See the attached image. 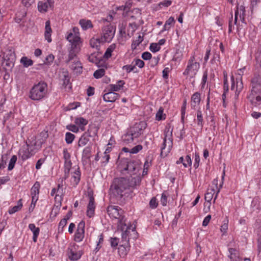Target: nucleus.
Instances as JSON below:
<instances>
[{
	"instance_id": "15",
	"label": "nucleus",
	"mask_w": 261,
	"mask_h": 261,
	"mask_svg": "<svg viewBox=\"0 0 261 261\" xmlns=\"http://www.w3.org/2000/svg\"><path fill=\"white\" fill-rule=\"evenodd\" d=\"M120 95L114 91L109 90L108 92L103 95V99L106 102H114L118 99Z\"/></svg>"
},
{
	"instance_id": "59",
	"label": "nucleus",
	"mask_w": 261,
	"mask_h": 261,
	"mask_svg": "<svg viewBox=\"0 0 261 261\" xmlns=\"http://www.w3.org/2000/svg\"><path fill=\"white\" fill-rule=\"evenodd\" d=\"M130 229L129 227L126 225L125 226V228L123 230H122V231H123L122 233V241H123V240H125V242H126L128 240H127V232H128V229Z\"/></svg>"
},
{
	"instance_id": "60",
	"label": "nucleus",
	"mask_w": 261,
	"mask_h": 261,
	"mask_svg": "<svg viewBox=\"0 0 261 261\" xmlns=\"http://www.w3.org/2000/svg\"><path fill=\"white\" fill-rule=\"evenodd\" d=\"M161 202L163 206H166L167 203V196L164 192L162 194V197L161 199Z\"/></svg>"
},
{
	"instance_id": "31",
	"label": "nucleus",
	"mask_w": 261,
	"mask_h": 261,
	"mask_svg": "<svg viewBox=\"0 0 261 261\" xmlns=\"http://www.w3.org/2000/svg\"><path fill=\"white\" fill-rule=\"evenodd\" d=\"M135 138L132 136V133L128 132L122 136V140L124 143L127 144L133 142Z\"/></svg>"
},
{
	"instance_id": "20",
	"label": "nucleus",
	"mask_w": 261,
	"mask_h": 261,
	"mask_svg": "<svg viewBox=\"0 0 261 261\" xmlns=\"http://www.w3.org/2000/svg\"><path fill=\"white\" fill-rule=\"evenodd\" d=\"M35 153V152L34 151H32V149H30V148L27 146L25 149H22L20 150V155H21V159L23 161L28 159Z\"/></svg>"
},
{
	"instance_id": "56",
	"label": "nucleus",
	"mask_w": 261,
	"mask_h": 261,
	"mask_svg": "<svg viewBox=\"0 0 261 261\" xmlns=\"http://www.w3.org/2000/svg\"><path fill=\"white\" fill-rule=\"evenodd\" d=\"M200 162V156L198 153H196L195 154V159H194V167L195 169H197L198 168L199 166Z\"/></svg>"
},
{
	"instance_id": "41",
	"label": "nucleus",
	"mask_w": 261,
	"mask_h": 261,
	"mask_svg": "<svg viewBox=\"0 0 261 261\" xmlns=\"http://www.w3.org/2000/svg\"><path fill=\"white\" fill-rule=\"evenodd\" d=\"M186 106H187V99H185L183 103L182 106L181 108V122L182 124H184V120H185V116L186 114Z\"/></svg>"
},
{
	"instance_id": "5",
	"label": "nucleus",
	"mask_w": 261,
	"mask_h": 261,
	"mask_svg": "<svg viewBox=\"0 0 261 261\" xmlns=\"http://www.w3.org/2000/svg\"><path fill=\"white\" fill-rule=\"evenodd\" d=\"M48 137L47 132H41L39 136H33L26 141L28 147L36 153L42 147Z\"/></svg>"
},
{
	"instance_id": "33",
	"label": "nucleus",
	"mask_w": 261,
	"mask_h": 261,
	"mask_svg": "<svg viewBox=\"0 0 261 261\" xmlns=\"http://www.w3.org/2000/svg\"><path fill=\"white\" fill-rule=\"evenodd\" d=\"M175 23V20L173 17H170L169 18L166 20L164 24L163 29L162 30V32L169 30L170 28L171 25H174Z\"/></svg>"
},
{
	"instance_id": "7",
	"label": "nucleus",
	"mask_w": 261,
	"mask_h": 261,
	"mask_svg": "<svg viewBox=\"0 0 261 261\" xmlns=\"http://www.w3.org/2000/svg\"><path fill=\"white\" fill-rule=\"evenodd\" d=\"M199 68L200 64L195 61V56L193 55L189 60L187 66L183 72V74L185 75H189L191 77H194L196 74Z\"/></svg>"
},
{
	"instance_id": "48",
	"label": "nucleus",
	"mask_w": 261,
	"mask_h": 261,
	"mask_svg": "<svg viewBox=\"0 0 261 261\" xmlns=\"http://www.w3.org/2000/svg\"><path fill=\"white\" fill-rule=\"evenodd\" d=\"M71 165L72 163L71 160L65 161L64 162V172L65 173H68L70 172Z\"/></svg>"
},
{
	"instance_id": "9",
	"label": "nucleus",
	"mask_w": 261,
	"mask_h": 261,
	"mask_svg": "<svg viewBox=\"0 0 261 261\" xmlns=\"http://www.w3.org/2000/svg\"><path fill=\"white\" fill-rule=\"evenodd\" d=\"M247 98L252 106H259L261 103V90H259L256 86H253Z\"/></svg>"
},
{
	"instance_id": "44",
	"label": "nucleus",
	"mask_w": 261,
	"mask_h": 261,
	"mask_svg": "<svg viewBox=\"0 0 261 261\" xmlns=\"http://www.w3.org/2000/svg\"><path fill=\"white\" fill-rule=\"evenodd\" d=\"M105 70L104 69H99L94 72L93 76L96 79H99L105 75Z\"/></svg>"
},
{
	"instance_id": "58",
	"label": "nucleus",
	"mask_w": 261,
	"mask_h": 261,
	"mask_svg": "<svg viewBox=\"0 0 261 261\" xmlns=\"http://www.w3.org/2000/svg\"><path fill=\"white\" fill-rule=\"evenodd\" d=\"M134 61L135 62V64L134 65H135V67L136 66H137L140 68L144 67L145 64H144V62L142 60H141L139 59H135Z\"/></svg>"
},
{
	"instance_id": "55",
	"label": "nucleus",
	"mask_w": 261,
	"mask_h": 261,
	"mask_svg": "<svg viewBox=\"0 0 261 261\" xmlns=\"http://www.w3.org/2000/svg\"><path fill=\"white\" fill-rule=\"evenodd\" d=\"M158 205L156 199L155 197H152L149 202V206L150 208L154 209Z\"/></svg>"
},
{
	"instance_id": "61",
	"label": "nucleus",
	"mask_w": 261,
	"mask_h": 261,
	"mask_svg": "<svg viewBox=\"0 0 261 261\" xmlns=\"http://www.w3.org/2000/svg\"><path fill=\"white\" fill-rule=\"evenodd\" d=\"M152 55L148 51H145L142 53V58L144 60H148L151 58Z\"/></svg>"
},
{
	"instance_id": "51",
	"label": "nucleus",
	"mask_w": 261,
	"mask_h": 261,
	"mask_svg": "<svg viewBox=\"0 0 261 261\" xmlns=\"http://www.w3.org/2000/svg\"><path fill=\"white\" fill-rule=\"evenodd\" d=\"M142 148L143 147L141 145H137L130 149V153L133 154L137 153L138 152L141 150Z\"/></svg>"
},
{
	"instance_id": "52",
	"label": "nucleus",
	"mask_w": 261,
	"mask_h": 261,
	"mask_svg": "<svg viewBox=\"0 0 261 261\" xmlns=\"http://www.w3.org/2000/svg\"><path fill=\"white\" fill-rule=\"evenodd\" d=\"M7 154H4L2 155V161L0 163V169H3L5 168L7 164Z\"/></svg>"
},
{
	"instance_id": "46",
	"label": "nucleus",
	"mask_w": 261,
	"mask_h": 261,
	"mask_svg": "<svg viewBox=\"0 0 261 261\" xmlns=\"http://www.w3.org/2000/svg\"><path fill=\"white\" fill-rule=\"evenodd\" d=\"M224 74V85L223 90H225V92H228L229 90L228 83L227 77V73L225 71L223 72Z\"/></svg>"
},
{
	"instance_id": "8",
	"label": "nucleus",
	"mask_w": 261,
	"mask_h": 261,
	"mask_svg": "<svg viewBox=\"0 0 261 261\" xmlns=\"http://www.w3.org/2000/svg\"><path fill=\"white\" fill-rule=\"evenodd\" d=\"M98 128L96 127H90L85 132L79 139L77 145L79 147H83L87 145L89 142V138H94L97 136Z\"/></svg>"
},
{
	"instance_id": "11",
	"label": "nucleus",
	"mask_w": 261,
	"mask_h": 261,
	"mask_svg": "<svg viewBox=\"0 0 261 261\" xmlns=\"http://www.w3.org/2000/svg\"><path fill=\"white\" fill-rule=\"evenodd\" d=\"M147 123L144 121H140L139 123H136L129 129V132L135 138L139 137L143 134V130L146 128Z\"/></svg>"
},
{
	"instance_id": "10",
	"label": "nucleus",
	"mask_w": 261,
	"mask_h": 261,
	"mask_svg": "<svg viewBox=\"0 0 261 261\" xmlns=\"http://www.w3.org/2000/svg\"><path fill=\"white\" fill-rule=\"evenodd\" d=\"M102 32L101 39L102 41L110 42L114 36L115 28L111 24H109L103 27Z\"/></svg>"
},
{
	"instance_id": "2",
	"label": "nucleus",
	"mask_w": 261,
	"mask_h": 261,
	"mask_svg": "<svg viewBox=\"0 0 261 261\" xmlns=\"http://www.w3.org/2000/svg\"><path fill=\"white\" fill-rule=\"evenodd\" d=\"M79 29L76 27H74L72 29L73 32L68 33L66 37L67 40L71 43V49L69 51L68 58L66 61L67 64L77 57V54L79 53L81 49L80 44L82 43L81 39L79 36V33L78 32Z\"/></svg>"
},
{
	"instance_id": "13",
	"label": "nucleus",
	"mask_w": 261,
	"mask_h": 261,
	"mask_svg": "<svg viewBox=\"0 0 261 261\" xmlns=\"http://www.w3.org/2000/svg\"><path fill=\"white\" fill-rule=\"evenodd\" d=\"M88 196L89 201L87 206V216L89 218H92L94 216L95 213V205L94 202V198L92 190L88 191Z\"/></svg>"
},
{
	"instance_id": "29",
	"label": "nucleus",
	"mask_w": 261,
	"mask_h": 261,
	"mask_svg": "<svg viewBox=\"0 0 261 261\" xmlns=\"http://www.w3.org/2000/svg\"><path fill=\"white\" fill-rule=\"evenodd\" d=\"M171 126L170 124H168L165 128L164 130V134H165V137L164 138H166V140H167V137L168 138V140L170 141V145H171L172 144V131L173 128L171 129H170Z\"/></svg>"
},
{
	"instance_id": "18",
	"label": "nucleus",
	"mask_w": 261,
	"mask_h": 261,
	"mask_svg": "<svg viewBox=\"0 0 261 261\" xmlns=\"http://www.w3.org/2000/svg\"><path fill=\"white\" fill-rule=\"evenodd\" d=\"M229 254L228 257L230 261H242V258L239 255V252L236 249L233 248H229L228 249Z\"/></svg>"
},
{
	"instance_id": "25",
	"label": "nucleus",
	"mask_w": 261,
	"mask_h": 261,
	"mask_svg": "<svg viewBox=\"0 0 261 261\" xmlns=\"http://www.w3.org/2000/svg\"><path fill=\"white\" fill-rule=\"evenodd\" d=\"M128 242L129 240H127L124 244L120 245L118 247V252L121 253L122 255H126L130 249V245H129Z\"/></svg>"
},
{
	"instance_id": "54",
	"label": "nucleus",
	"mask_w": 261,
	"mask_h": 261,
	"mask_svg": "<svg viewBox=\"0 0 261 261\" xmlns=\"http://www.w3.org/2000/svg\"><path fill=\"white\" fill-rule=\"evenodd\" d=\"M110 243L111 247L116 248L119 243V239L116 237L111 238Z\"/></svg>"
},
{
	"instance_id": "35",
	"label": "nucleus",
	"mask_w": 261,
	"mask_h": 261,
	"mask_svg": "<svg viewBox=\"0 0 261 261\" xmlns=\"http://www.w3.org/2000/svg\"><path fill=\"white\" fill-rule=\"evenodd\" d=\"M125 84V82L122 80H120L118 81L117 84L116 85H110V86L111 87L110 90L112 91H118L120 90L121 88H122L123 85Z\"/></svg>"
},
{
	"instance_id": "6",
	"label": "nucleus",
	"mask_w": 261,
	"mask_h": 261,
	"mask_svg": "<svg viewBox=\"0 0 261 261\" xmlns=\"http://www.w3.org/2000/svg\"><path fill=\"white\" fill-rule=\"evenodd\" d=\"M125 166L123 170L127 171L128 173L133 175V177L140 176L137 174L140 169L141 161L139 160H127L125 162ZM132 176V175L131 176Z\"/></svg>"
},
{
	"instance_id": "40",
	"label": "nucleus",
	"mask_w": 261,
	"mask_h": 261,
	"mask_svg": "<svg viewBox=\"0 0 261 261\" xmlns=\"http://www.w3.org/2000/svg\"><path fill=\"white\" fill-rule=\"evenodd\" d=\"M74 123L79 126L81 125L84 126L88 124V121L83 117H77L75 119Z\"/></svg>"
},
{
	"instance_id": "42",
	"label": "nucleus",
	"mask_w": 261,
	"mask_h": 261,
	"mask_svg": "<svg viewBox=\"0 0 261 261\" xmlns=\"http://www.w3.org/2000/svg\"><path fill=\"white\" fill-rule=\"evenodd\" d=\"M75 138V135L70 132H67L65 134V141L68 144L72 143Z\"/></svg>"
},
{
	"instance_id": "64",
	"label": "nucleus",
	"mask_w": 261,
	"mask_h": 261,
	"mask_svg": "<svg viewBox=\"0 0 261 261\" xmlns=\"http://www.w3.org/2000/svg\"><path fill=\"white\" fill-rule=\"evenodd\" d=\"M59 210L58 209V207L56 208L54 207L50 214V218H55L57 214L59 213Z\"/></svg>"
},
{
	"instance_id": "14",
	"label": "nucleus",
	"mask_w": 261,
	"mask_h": 261,
	"mask_svg": "<svg viewBox=\"0 0 261 261\" xmlns=\"http://www.w3.org/2000/svg\"><path fill=\"white\" fill-rule=\"evenodd\" d=\"M85 223L84 221H81L78 225L74 234V241L77 242L82 241L85 236Z\"/></svg>"
},
{
	"instance_id": "38",
	"label": "nucleus",
	"mask_w": 261,
	"mask_h": 261,
	"mask_svg": "<svg viewBox=\"0 0 261 261\" xmlns=\"http://www.w3.org/2000/svg\"><path fill=\"white\" fill-rule=\"evenodd\" d=\"M197 125L202 128L203 126V118L202 111L200 109L197 111Z\"/></svg>"
},
{
	"instance_id": "24",
	"label": "nucleus",
	"mask_w": 261,
	"mask_h": 261,
	"mask_svg": "<svg viewBox=\"0 0 261 261\" xmlns=\"http://www.w3.org/2000/svg\"><path fill=\"white\" fill-rule=\"evenodd\" d=\"M200 94L199 92L194 93L191 96V107L195 108L197 105L200 103Z\"/></svg>"
},
{
	"instance_id": "16",
	"label": "nucleus",
	"mask_w": 261,
	"mask_h": 261,
	"mask_svg": "<svg viewBox=\"0 0 261 261\" xmlns=\"http://www.w3.org/2000/svg\"><path fill=\"white\" fill-rule=\"evenodd\" d=\"M40 187V184L38 181H36L31 190V195L32 198V203L36 202L38 199L39 193V189Z\"/></svg>"
},
{
	"instance_id": "4",
	"label": "nucleus",
	"mask_w": 261,
	"mask_h": 261,
	"mask_svg": "<svg viewBox=\"0 0 261 261\" xmlns=\"http://www.w3.org/2000/svg\"><path fill=\"white\" fill-rule=\"evenodd\" d=\"M122 210L118 206L109 205L107 207V213L109 216L118 219V227L121 230H123L126 226V219L122 215Z\"/></svg>"
},
{
	"instance_id": "22",
	"label": "nucleus",
	"mask_w": 261,
	"mask_h": 261,
	"mask_svg": "<svg viewBox=\"0 0 261 261\" xmlns=\"http://www.w3.org/2000/svg\"><path fill=\"white\" fill-rule=\"evenodd\" d=\"M81 171L80 168L78 167L75 171L73 172L72 175V179L73 180L71 181L74 186H77L81 179Z\"/></svg>"
},
{
	"instance_id": "43",
	"label": "nucleus",
	"mask_w": 261,
	"mask_h": 261,
	"mask_svg": "<svg viewBox=\"0 0 261 261\" xmlns=\"http://www.w3.org/2000/svg\"><path fill=\"white\" fill-rule=\"evenodd\" d=\"M17 158L16 155H13L12 156V158L10 159L9 165H8V170H9V171L12 170L14 168L15 164L17 161Z\"/></svg>"
},
{
	"instance_id": "57",
	"label": "nucleus",
	"mask_w": 261,
	"mask_h": 261,
	"mask_svg": "<svg viewBox=\"0 0 261 261\" xmlns=\"http://www.w3.org/2000/svg\"><path fill=\"white\" fill-rule=\"evenodd\" d=\"M136 68L135 65H126L123 66L122 69L125 70L127 73H129Z\"/></svg>"
},
{
	"instance_id": "39",
	"label": "nucleus",
	"mask_w": 261,
	"mask_h": 261,
	"mask_svg": "<svg viewBox=\"0 0 261 261\" xmlns=\"http://www.w3.org/2000/svg\"><path fill=\"white\" fill-rule=\"evenodd\" d=\"M92 146L91 145H88L86 146L83 151L82 156L86 159H89L91 155Z\"/></svg>"
},
{
	"instance_id": "12",
	"label": "nucleus",
	"mask_w": 261,
	"mask_h": 261,
	"mask_svg": "<svg viewBox=\"0 0 261 261\" xmlns=\"http://www.w3.org/2000/svg\"><path fill=\"white\" fill-rule=\"evenodd\" d=\"M4 63H5V66L10 69H12L14 66L16 60V56L14 51L9 49L7 53L4 56Z\"/></svg>"
},
{
	"instance_id": "53",
	"label": "nucleus",
	"mask_w": 261,
	"mask_h": 261,
	"mask_svg": "<svg viewBox=\"0 0 261 261\" xmlns=\"http://www.w3.org/2000/svg\"><path fill=\"white\" fill-rule=\"evenodd\" d=\"M66 129L73 133H77L79 130V127L74 124H69L66 126Z\"/></svg>"
},
{
	"instance_id": "63",
	"label": "nucleus",
	"mask_w": 261,
	"mask_h": 261,
	"mask_svg": "<svg viewBox=\"0 0 261 261\" xmlns=\"http://www.w3.org/2000/svg\"><path fill=\"white\" fill-rule=\"evenodd\" d=\"M21 3L25 7L28 8L33 4V0H22Z\"/></svg>"
},
{
	"instance_id": "45",
	"label": "nucleus",
	"mask_w": 261,
	"mask_h": 261,
	"mask_svg": "<svg viewBox=\"0 0 261 261\" xmlns=\"http://www.w3.org/2000/svg\"><path fill=\"white\" fill-rule=\"evenodd\" d=\"M214 192L213 190H212L211 192H207L205 194L204 196V199L206 201L210 203V205L208 207L210 206L211 203V201L213 197Z\"/></svg>"
},
{
	"instance_id": "36",
	"label": "nucleus",
	"mask_w": 261,
	"mask_h": 261,
	"mask_svg": "<svg viewBox=\"0 0 261 261\" xmlns=\"http://www.w3.org/2000/svg\"><path fill=\"white\" fill-rule=\"evenodd\" d=\"M116 47L115 44H111L106 50L105 53L103 55V57L106 59H109L112 56V53L115 49Z\"/></svg>"
},
{
	"instance_id": "21",
	"label": "nucleus",
	"mask_w": 261,
	"mask_h": 261,
	"mask_svg": "<svg viewBox=\"0 0 261 261\" xmlns=\"http://www.w3.org/2000/svg\"><path fill=\"white\" fill-rule=\"evenodd\" d=\"M51 32L52 30L50 27V21L47 20L45 22L44 37L45 39L48 42H50L51 41Z\"/></svg>"
},
{
	"instance_id": "34",
	"label": "nucleus",
	"mask_w": 261,
	"mask_h": 261,
	"mask_svg": "<svg viewBox=\"0 0 261 261\" xmlns=\"http://www.w3.org/2000/svg\"><path fill=\"white\" fill-rule=\"evenodd\" d=\"M22 199H19L17 202V205L13 206L12 208L9 209L8 212L9 214L11 215L20 210L22 207Z\"/></svg>"
},
{
	"instance_id": "37",
	"label": "nucleus",
	"mask_w": 261,
	"mask_h": 261,
	"mask_svg": "<svg viewBox=\"0 0 261 261\" xmlns=\"http://www.w3.org/2000/svg\"><path fill=\"white\" fill-rule=\"evenodd\" d=\"M48 6L47 3L43 2H39L38 4V11L41 13L46 12Z\"/></svg>"
},
{
	"instance_id": "62",
	"label": "nucleus",
	"mask_w": 261,
	"mask_h": 261,
	"mask_svg": "<svg viewBox=\"0 0 261 261\" xmlns=\"http://www.w3.org/2000/svg\"><path fill=\"white\" fill-rule=\"evenodd\" d=\"M63 155L65 161L70 160V154L66 148L63 150Z\"/></svg>"
},
{
	"instance_id": "17",
	"label": "nucleus",
	"mask_w": 261,
	"mask_h": 261,
	"mask_svg": "<svg viewBox=\"0 0 261 261\" xmlns=\"http://www.w3.org/2000/svg\"><path fill=\"white\" fill-rule=\"evenodd\" d=\"M88 59L90 62L97 64L98 67H105L106 68H107V63H105L103 59H99L97 58L95 55V54H91V55L89 56Z\"/></svg>"
},
{
	"instance_id": "19",
	"label": "nucleus",
	"mask_w": 261,
	"mask_h": 261,
	"mask_svg": "<svg viewBox=\"0 0 261 261\" xmlns=\"http://www.w3.org/2000/svg\"><path fill=\"white\" fill-rule=\"evenodd\" d=\"M68 256L69 258L71 260H77L80 259L82 255L81 251L76 252L72 248H68Z\"/></svg>"
},
{
	"instance_id": "30",
	"label": "nucleus",
	"mask_w": 261,
	"mask_h": 261,
	"mask_svg": "<svg viewBox=\"0 0 261 261\" xmlns=\"http://www.w3.org/2000/svg\"><path fill=\"white\" fill-rule=\"evenodd\" d=\"M79 24L81 25L82 28L84 30H86L88 29L92 28L93 24L90 20H86L82 19L79 21Z\"/></svg>"
},
{
	"instance_id": "50",
	"label": "nucleus",
	"mask_w": 261,
	"mask_h": 261,
	"mask_svg": "<svg viewBox=\"0 0 261 261\" xmlns=\"http://www.w3.org/2000/svg\"><path fill=\"white\" fill-rule=\"evenodd\" d=\"M149 49L152 53H156L160 50L161 47L157 43H152L150 45Z\"/></svg>"
},
{
	"instance_id": "23",
	"label": "nucleus",
	"mask_w": 261,
	"mask_h": 261,
	"mask_svg": "<svg viewBox=\"0 0 261 261\" xmlns=\"http://www.w3.org/2000/svg\"><path fill=\"white\" fill-rule=\"evenodd\" d=\"M62 80L63 81V85L66 88L67 86L70 84V76L68 71L67 70L63 69L62 71V75H61Z\"/></svg>"
},
{
	"instance_id": "47",
	"label": "nucleus",
	"mask_w": 261,
	"mask_h": 261,
	"mask_svg": "<svg viewBox=\"0 0 261 261\" xmlns=\"http://www.w3.org/2000/svg\"><path fill=\"white\" fill-rule=\"evenodd\" d=\"M163 109L162 107H160L156 114V120L160 121L165 119V117H163Z\"/></svg>"
},
{
	"instance_id": "3",
	"label": "nucleus",
	"mask_w": 261,
	"mask_h": 261,
	"mask_svg": "<svg viewBox=\"0 0 261 261\" xmlns=\"http://www.w3.org/2000/svg\"><path fill=\"white\" fill-rule=\"evenodd\" d=\"M47 93V84L43 81L35 84L31 89L29 97L33 100L38 101L44 98Z\"/></svg>"
},
{
	"instance_id": "1",
	"label": "nucleus",
	"mask_w": 261,
	"mask_h": 261,
	"mask_svg": "<svg viewBox=\"0 0 261 261\" xmlns=\"http://www.w3.org/2000/svg\"><path fill=\"white\" fill-rule=\"evenodd\" d=\"M141 181V177L137 175L128 178H115L113 180L110 190L119 203L122 205L126 203L128 198H132L135 195L134 189L140 185Z\"/></svg>"
},
{
	"instance_id": "28",
	"label": "nucleus",
	"mask_w": 261,
	"mask_h": 261,
	"mask_svg": "<svg viewBox=\"0 0 261 261\" xmlns=\"http://www.w3.org/2000/svg\"><path fill=\"white\" fill-rule=\"evenodd\" d=\"M27 16V11L23 9L16 14L14 18L15 21L17 23H20Z\"/></svg>"
},
{
	"instance_id": "27",
	"label": "nucleus",
	"mask_w": 261,
	"mask_h": 261,
	"mask_svg": "<svg viewBox=\"0 0 261 261\" xmlns=\"http://www.w3.org/2000/svg\"><path fill=\"white\" fill-rule=\"evenodd\" d=\"M70 67L76 73L80 74L82 72L83 66L82 63L79 61L73 62Z\"/></svg>"
},
{
	"instance_id": "26",
	"label": "nucleus",
	"mask_w": 261,
	"mask_h": 261,
	"mask_svg": "<svg viewBox=\"0 0 261 261\" xmlns=\"http://www.w3.org/2000/svg\"><path fill=\"white\" fill-rule=\"evenodd\" d=\"M29 229L33 232V240L34 242H37V238L39 236L40 229L39 227H36L34 224H30L29 225Z\"/></svg>"
},
{
	"instance_id": "49",
	"label": "nucleus",
	"mask_w": 261,
	"mask_h": 261,
	"mask_svg": "<svg viewBox=\"0 0 261 261\" xmlns=\"http://www.w3.org/2000/svg\"><path fill=\"white\" fill-rule=\"evenodd\" d=\"M228 219L226 217L225 220H224L223 224L221 225L220 229L221 232H222L223 234H225L227 231V230L228 229Z\"/></svg>"
},
{
	"instance_id": "32",
	"label": "nucleus",
	"mask_w": 261,
	"mask_h": 261,
	"mask_svg": "<svg viewBox=\"0 0 261 261\" xmlns=\"http://www.w3.org/2000/svg\"><path fill=\"white\" fill-rule=\"evenodd\" d=\"M20 62L23 67L25 68H28L33 64V61L25 56L21 58Z\"/></svg>"
}]
</instances>
